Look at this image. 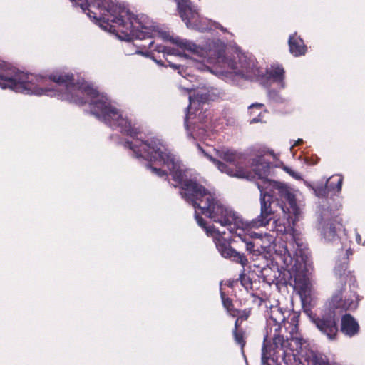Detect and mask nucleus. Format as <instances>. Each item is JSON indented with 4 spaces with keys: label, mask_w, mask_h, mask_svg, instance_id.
I'll list each match as a JSON object with an SVG mask.
<instances>
[{
    "label": "nucleus",
    "mask_w": 365,
    "mask_h": 365,
    "mask_svg": "<svg viewBox=\"0 0 365 365\" xmlns=\"http://www.w3.org/2000/svg\"><path fill=\"white\" fill-rule=\"evenodd\" d=\"M312 322L321 333L329 340L337 339L339 333L338 318L334 312L329 311L320 316L314 317Z\"/></svg>",
    "instance_id": "1a4fd4ad"
},
{
    "label": "nucleus",
    "mask_w": 365,
    "mask_h": 365,
    "mask_svg": "<svg viewBox=\"0 0 365 365\" xmlns=\"http://www.w3.org/2000/svg\"><path fill=\"white\" fill-rule=\"evenodd\" d=\"M303 143V140L302 139H299L294 145L293 146H297V145H299L300 144H302Z\"/></svg>",
    "instance_id": "4c0bfd02"
},
{
    "label": "nucleus",
    "mask_w": 365,
    "mask_h": 365,
    "mask_svg": "<svg viewBox=\"0 0 365 365\" xmlns=\"http://www.w3.org/2000/svg\"><path fill=\"white\" fill-rule=\"evenodd\" d=\"M147 168L150 169L154 174L159 177H168L167 172L165 170H162L161 168H157L155 167H153L150 163L147 164Z\"/></svg>",
    "instance_id": "2f4dec72"
},
{
    "label": "nucleus",
    "mask_w": 365,
    "mask_h": 365,
    "mask_svg": "<svg viewBox=\"0 0 365 365\" xmlns=\"http://www.w3.org/2000/svg\"><path fill=\"white\" fill-rule=\"evenodd\" d=\"M140 46H142L144 48H147L148 49L155 51L158 53H163L164 54L169 53L168 47H166L165 46H163V45H158V46H155L153 41H150L148 43V44H143V45H141Z\"/></svg>",
    "instance_id": "bb28decb"
},
{
    "label": "nucleus",
    "mask_w": 365,
    "mask_h": 365,
    "mask_svg": "<svg viewBox=\"0 0 365 365\" xmlns=\"http://www.w3.org/2000/svg\"><path fill=\"white\" fill-rule=\"evenodd\" d=\"M342 225L336 217H322L319 222L318 230L321 236L327 242L334 241L338 238V232L341 230Z\"/></svg>",
    "instance_id": "9b49d317"
},
{
    "label": "nucleus",
    "mask_w": 365,
    "mask_h": 365,
    "mask_svg": "<svg viewBox=\"0 0 365 365\" xmlns=\"http://www.w3.org/2000/svg\"><path fill=\"white\" fill-rule=\"evenodd\" d=\"M349 267V262L347 259H344V262L336 264L334 268V273L339 278L347 276L346 271Z\"/></svg>",
    "instance_id": "a878e982"
},
{
    "label": "nucleus",
    "mask_w": 365,
    "mask_h": 365,
    "mask_svg": "<svg viewBox=\"0 0 365 365\" xmlns=\"http://www.w3.org/2000/svg\"><path fill=\"white\" fill-rule=\"evenodd\" d=\"M237 282H238V279H232V280H229L227 282V286L229 287L233 288L235 287V284L237 283Z\"/></svg>",
    "instance_id": "c9c22d12"
},
{
    "label": "nucleus",
    "mask_w": 365,
    "mask_h": 365,
    "mask_svg": "<svg viewBox=\"0 0 365 365\" xmlns=\"http://www.w3.org/2000/svg\"><path fill=\"white\" fill-rule=\"evenodd\" d=\"M155 62H158V63H160V62H161V61H158V60H157V59H155Z\"/></svg>",
    "instance_id": "a18cd8bd"
},
{
    "label": "nucleus",
    "mask_w": 365,
    "mask_h": 365,
    "mask_svg": "<svg viewBox=\"0 0 365 365\" xmlns=\"http://www.w3.org/2000/svg\"><path fill=\"white\" fill-rule=\"evenodd\" d=\"M207 236H213L216 247L220 255L235 263L241 264L243 267L247 265L248 260L243 254L237 252L231 245V241L227 240L222 234L214 226H207L204 229Z\"/></svg>",
    "instance_id": "6e6552de"
},
{
    "label": "nucleus",
    "mask_w": 365,
    "mask_h": 365,
    "mask_svg": "<svg viewBox=\"0 0 365 365\" xmlns=\"http://www.w3.org/2000/svg\"><path fill=\"white\" fill-rule=\"evenodd\" d=\"M238 281L240 282L241 285L245 288L246 290H248L249 289H252V279L250 278L249 276H247L245 273V270H242V272L240 273Z\"/></svg>",
    "instance_id": "c85d7f7f"
},
{
    "label": "nucleus",
    "mask_w": 365,
    "mask_h": 365,
    "mask_svg": "<svg viewBox=\"0 0 365 365\" xmlns=\"http://www.w3.org/2000/svg\"><path fill=\"white\" fill-rule=\"evenodd\" d=\"M268 324L269 326L274 327V335L277 334H281L282 332V324L284 323V326L286 328L287 322H285V316L282 310L278 307H272L268 312Z\"/></svg>",
    "instance_id": "dca6fc26"
},
{
    "label": "nucleus",
    "mask_w": 365,
    "mask_h": 365,
    "mask_svg": "<svg viewBox=\"0 0 365 365\" xmlns=\"http://www.w3.org/2000/svg\"><path fill=\"white\" fill-rule=\"evenodd\" d=\"M299 318V314L297 313H292L288 317V327H286V330L289 331V337L287 336L284 339L281 334L273 335V344L275 349L280 348L284 352L291 351L293 354L301 351L304 341L298 336Z\"/></svg>",
    "instance_id": "0eeeda50"
},
{
    "label": "nucleus",
    "mask_w": 365,
    "mask_h": 365,
    "mask_svg": "<svg viewBox=\"0 0 365 365\" xmlns=\"http://www.w3.org/2000/svg\"><path fill=\"white\" fill-rule=\"evenodd\" d=\"M187 121V117L185 118V123Z\"/></svg>",
    "instance_id": "09e8293b"
},
{
    "label": "nucleus",
    "mask_w": 365,
    "mask_h": 365,
    "mask_svg": "<svg viewBox=\"0 0 365 365\" xmlns=\"http://www.w3.org/2000/svg\"><path fill=\"white\" fill-rule=\"evenodd\" d=\"M190 0H180L177 6L179 15L186 26L190 28L196 26L199 21V14L191 6Z\"/></svg>",
    "instance_id": "f8f14e48"
},
{
    "label": "nucleus",
    "mask_w": 365,
    "mask_h": 365,
    "mask_svg": "<svg viewBox=\"0 0 365 365\" xmlns=\"http://www.w3.org/2000/svg\"><path fill=\"white\" fill-rule=\"evenodd\" d=\"M155 62H158V63H160V62H161V61H158V60H157V59H155Z\"/></svg>",
    "instance_id": "49530a36"
},
{
    "label": "nucleus",
    "mask_w": 365,
    "mask_h": 365,
    "mask_svg": "<svg viewBox=\"0 0 365 365\" xmlns=\"http://www.w3.org/2000/svg\"><path fill=\"white\" fill-rule=\"evenodd\" d=\"M155 62H158V63H160V62H161V61H158V60H157V59H155Z\"/></svg>",
    "instance_id": "c03bdc74"
},
{
    "label": "nucleus",
    "mask_w": 365,
    "mask_h": 365,
    "mask_svg": "<svg viewBox=\"0 0 365 365\" xmlns=\"http://www.w3.org/2000/svg\"><path fill=\"white\" fill-rule=\"evenodd\" d=\"M290 53L295 57L305 55L307 48L303 39L297 34L291 35L288 41Z\"/></svg>",
    "instance_id": "a211bd4d"
},
{
    "label": "nucleus",
    "mask_w": 365,
    "mask_h": 365,
    "mask_svg": "<svg viewBox=\"0 0 365 365\" xmlns=\"http://www.w3.org/2000/svg\"><path fill=\"white\" fill-rule=\"evenodd\" d=\"M220 29L222 31H225V29H223V27H222V26H221Z\"/></svg>",
    "instance_id": "de8ad7c7"
},
{
    "label": "nucleus",
    "mask_w": 365,
    "mask_h": 365,
    "mask_svg": "<svg viewBox=\"0 0 365 365\" xmlns=\"http://www.w3.org/2000/svg\"><path fill=\"white\" fill-rule=\"evenodd\" d=\"M338 299H339V300H341V297H338V296H335V297H334L332 298V301H333V302H334V301L337 300Z\"/></svg>",
    "instance_id": "ea45409f"
},
{
    "label": "nucleus",
    "mask_w": 365,
    "mask_h": 365,
    "mask_svg": "<svg viewBox=\"0 0 365 365\" xmlns=\"http://www.w3.org/2000/svg\"><path fill=\"white\" fill-rule=\"evenodd\" d=\"M314 194L319 197H327L329 193L328 192L326 182H319L311 186Z\"/></svg>",
    "instance_id": "b1692460"
},
{
    "label": "nucleus",
    "mask_w": 365,
    "mask_h": 365,
    "mask_svg": "<svg viewBox=\"0 0 365 365\" xmlns=\"http://www.w3.org/2000/svg\"><path fill=\"white\" fill-rule=\"evenodd\" d=\"M251 308H246L243 310H240V314L235 322V327L241 326L243 321L248 319L251 314Z\"/></svg>",
    "instance_id": "cd10ccee"
},
{
    "label": "nucleus",
    "mask_w": 365,
    "mask_h": 365,
    "mask_svg": "<svg viewBox=\"0 0 365 365\" xmlns=\"http://www.w3.org/2000/svg\"><path fill=\"white\" fill-rule=\"evenodd\" d=\"M327 187L329 194L335 195L341 190L343 177L341 175H334L326 180Z\"/></svg>",
    "instance_id": "412c9836"
},
{
    "label": "nucleus",
    "mask_w": 365,
    "mask_h": 365,
    "mask_svg": "<svg viewBox=\"0 0 365 365\" xmlns=\"http://www.w3.org/2000/svg\"><path fill=\"white\" fill-rule=\"evenodd\" d=\"M273 224L272 225V230L275 231L277 234H289L292 236V239L297 244L298 247L300 246V238L298 234L296 233V230L294 227L290 224V222L287 218H278L275 219L274 217Z\"/></svg>",
    "instance_id": "ddd939ff"
},
{
    "label": "nucleus",
    "mask_w": 365,
    "mask_h": 365,
    "mask_svg": "<svg viewBox=\"0 0 365 365\" xmlns=\"http://www.w3.org/2000/svg\"><path fill=\"white\" fill-rule=\"evenodd\" d=\"M344 335L349 338L356 336L360 331V326L357 320L349 313L341 317L340 329Z\"/></svg>",
    "instance_id": "2eb2a0df"
},
{
    "label": "nucleus",
    "mask_w": 365,
    "mask_h": 365,
    "mask_svg": "<svg viewBox=\"0 0 365 365\" xmlns=\"http://www.w3.org/2000/svg\"><path fill=\"white\" fill-rule=\"evenodd\" d=\"M267 338L266 336L264 339L262 348V364L263 365H269L268 363V361L271 358V352L273 351V349L270 345H269L267 342Z\"/></svg>",
    "instance_id": "393cba45"
},
{
    "label": "nucleus",
    "mask_w": 365,
    "mask_h": 365,
    "mask_svg": "<svg viewBox=\"0 0 365 365\" xmlns=\"http://www.w3.org/2000/svg\"><path fill=\"white\" fill-rule=\"evenodd\" d=\"M220 296L223 307L226 309V310L230 308L231 307L234 306L232 300L230 298L227 297L225 292H223L222 291L220 292Z\"/></svg>",
    "instance_id": "7c9ffc66"
},
{
    "label": "nucleus",
    "mask_w": 365,
    "mask_h": 365,
    "mask_svg": "<svg viewBox=\"0 0 365 365\" xmlns=\"http://www.w3.org/2000/svg\"><path fill=\"white\" fill-rule=\"evenodd\" d=\"M240 74L242 75L245 78H249L255 75V69L254 66H250V65L245 68V69H242L239 71Z\"/></svg>",
    "instance_id": "c756f323"
},
{
    "label": "nucleus",
    "mask_w": 365,
    "mask_h": 365,
    "mask_svg": "<svg viewBox=\"0 0 365 365\" xmlns=\"http://www.w3.org/2000/svg\"><path fill=\"white\" fill-rule=\"evenodd\" d=\"M236 218L239 220L237 223H230V225H225V227H230L234 225V227L229 228L231 233H235L236 236L245 244L246 250L253 255H257L259 252L258 249H255V242L252 240V237L250 234L245 232V228H252L250 226V223L244 225L242 220L236 215Z\"/></svg>",
    "instance_id": "9d476101"
},
{
    "label": "nucleus",
    "mask_w": 365,
    "mask_h": 365,
    "mask_svg": "<svg viewBox=\"0 0 365 365\" xmlns=\"http://www.w3.org/2000/svg\"><path fill=\"white\" fill-rule=\"evenodd\" d=\"M254 167L253 171L258 176L257 182H262L264 179H268L267 176L270 171V162L265 160L263 156H257L252 160V163Z\"/></svg>",
    "instance_id": "f3484780"
},
{
    "label": "nucleus",
    "mask_w": 365,
    "mask_h": 365,
    "mask_svg": "<svg viewBox=\"0 0 365 365\" xmlns=\"http://www.w3.org/2000/svg\"><path fill=\"white\" fill-rule=\"evenodd\" d=\"M48 79L64 88L61 95L62 100L68 101L78 106L89 103L91 113L112 128H119L120 132L133 138L130 143H136L140 134L138 128L131 125L130 121L123 118L120 111L103 98H98V91L84 81H76L72 73L63 71L51 74ZM129 142V140H127ZM126 141L124 146H125ZM129 149H130L129 148Z\"/></svg>",
    "instance_id": "f257e3e1"
},
{
    "label": "nucleus",
    "mask_w": 365,
    "mask_h": 365,
    "mask_svg": "<svg viewBox=\"0 0 365 365\" xmlns=\"http://www.w3.org/2000/svg\"><path fill=\"white\" fill-rule=\"evenodd\" d=\"M180 0H175V1L177 3V6H178V2L180 1Z\"/></svg>",
    "instance_id": "79ce46f5"
},
{
    "label": "nucleus",
    "mask_w": 365,
    "mask_h": 365,
    "mask_svg": "<svg viewBox=\"0 0 365 365\" xmlns=\"http://www.w3.org/2000/svg\"><path fill=\"white\" fill-rule=\"evenodd\" d=\"M268 96L270 98H275L278 96V93L274 91L270 90L268 91Z\"/></svg>",
    "instance_id": "e433bc0d"
},
{
    "label": "nucleus",
    "mask_w": 365,
    "mask_h": 365,
    "mask_svg": "<svg viewBox=\"0 0 365 365\" xmlns=\"http://www.w3.org/2000/svg\"><path fill=\"white\" fill-rule=\"evenodd\" d=\"M197 148L204 156L211 161L222 173H225L230 176L240 178L248 177L247 172L242 167L237 165L240 160L241 159L242 155L236 150L225 147L219 149H214L215 155L218 158L232 165H235V168H231L225 163L210 155L200 146V144H197Z\"/></svg>",
    "instance_id": "423d86ee"
},
{
    "label": "nucleus",
    "mask_w": 365,
    "mask_h": 365,
    "mask_svg": "<svg viewBox=\"0 0 365 365\" xmlns=\"http://www.w3.org/2000/svg\"><path fill=\"white\" fill-rule=\"evenodd\" d=\"M302 261H303L304 264H306V261L304 259L303 257H302Z\"/></svg>",
    "instance_id": "37998d69"
},
{
    "label": "nucleus",
    "mask_w": 365,
    "mask_h": 365,
    "mask_svg": "<svg viewBox=\"0 0 365 365\" xmlns=\"http://www.w3.org/2000/svg\"><path fill=\"white\" fill-rule=\"evenodd\" d=\"M284 74L285 71L282 66L274 64L269 69H267L265 76L267 80H272L273 82L279 85L280 88H284L285 86Z\"/></svg>",
    "instance_id": "6ab92c4d"
},
{
    "label": "nucleus",
    "mask_w": 365,
    "mask_h": 365,
    "mask_svg": "<svg viewBox=\"0 0 365 365\" xmlns=\"http://www.w3.org/2000/svg\"><path fill=\"white\" fill-rule=\"evenodd\" d=\"M256 185L260 191V214L250 221L251 227H265L274 219V210L272 205L274 195H277L289 201L292 207L296 206L294 195L289 191L286 184L264 179L262 182H256Z\"/></svg>",
    "instance_id": "20e7f679"
},
{
    "label": "nucleus",
    "mask_w": 365,
    "mask_h": 365,
    "mask_svg": "<svg viewBox=\"0 0 365 365\" xmlns=\"http://www.w3.org/2000/svg\"><path fill=\"white\" fill-rule=\"evenodd\" d=\"M257 299L259 301V303L261 304L262 302V299L261 297H257Z\"/></svg>",
    "instance_id": "a19ab883"
},
{
    "label": "nucleus",
    "mask_w": 365,
    "mask_h": 365,
    "mask_svg": "<svg viewBox=\"0 0 365 365\" xmlns=\"http://www.w3.org/2000/svg\"><path fill=\"white\" fill-rule=\"evenodd\" d=\"M130 148L136 158H143L150 162L159 163L165 165L170 171L174 183L172 185L180 190L183 184L192 178H187L179 164L175 161L174 157L168 152L161 140L156 138L138 140L136 143L126 142L125 146Z\"/></svg>",
    "instance_id": "7ed1b4c3"
},
{
    "label": "nucleus",
    "mask_w": 365,
    "mask_h": 365,
    "mask_svg": "<svg viewBox=\"0 0 365 365\" xmlns=\"http://www.w3.org/2000/svg\"><path fill=\"white\" fill-rule=\"evenodd\" d=\"M232 335L235 342L240 346L242 351H244V348L246 345V331L241 327H235L232 331Z\"/></svg>",
    "instance_id": "4be33fe9"
},
{
    "label": "nucleus",
    "mask_w": 365,
    "mask_h": 365,
    "mask_svg": "<svg viewBox=\"0 0 365 365\" xmlns=\"http://www.w3.org/2000/svg\"><path fill=\"white\" fill-rule=\"evenodd\" d=\"M174 43L178 46L180 48L183 49L184 51H187L190 53H197L198 51V47L196 44L193 43L192 42H190L187 40H182V39H176L174 41Z\"/></svg>",
    "instance_id": "5701e85b"
},
{
    "label": "nucleus",
    "mask_w": 365,
    "mask_h": 365,
    "mask_svg": "<svg viewBox=\"0 0 365 365\" xmlns=\"http://www.w3.org/2000/svg\"><path fill=\"white\" fill-rule=\"evenodd\" d=\"M240 310L234 307V306L231 307L230 308L227 309V311L233 317H237L240 314Z\"/></svg>",
    "instance_id": "72a5a7b5"
},
{
    "label": "nucleus",
    "mask_w": 365,
    "mask_h": 365,
    "mask_svg": "<svg viewBox=\"0 0 365 365\" xmlns=\"http://www.w3.org/2000/svg\"><path fill=\"white\" fill-rule=\"evenodd\" d=\"M264 106V104L259 103H252L249 106V109L252 110L254 108L262 109Z\"/></svg>",
    "instance_id": "f704fd0d"
},
{
    "label": "nucleus",
    "mask_w": 365,
    "mask_h": 365,
    "mask_svg": "<svg viewBox=\"0 0 365 365\" xmlns=\"http://www.w3.org/2000/svg\"><path fill=\"white\" fill-rule=\"evenodd\" d=\"M169 66L172 68H178L179 66H178L177 65L174 64V63H171L170 62H169Z\"/></svg>",
    "instance_id": "58836bf2"
},
{
    "label": "nucleus",
    "mask_w": 365,
    "mask_h": 365,
    "mask_svg": "<svg viewBox=\"0 0 365 365\" xmlns=\"http://www.w3.org/2000/svg\"><path fill=\"white\" fill-rule=\"evenodd\" d=\"M261 274L264 282L269 284H277L281 276V273L277 266L263 267L261 270Z\"/></svg>",
    "instance_id": "aec40b11"
},
{
    "label": "nucleus",
    "mask_w": 365,
    "mask_h": 365,
    "mask_svg": "<svg viewBox=\"0 0 365 365\" xmlns=\"http://www.w3.org/2000/svg\"><path fill=\"white\" fill-rule=\"evenodd\" d=\"M46 80L32 73H24L11 63L0 60V87L15 92L36 95L48 94L51 90L40 88Z\"/></svg>",
    "instance_id": "39448f33"
},
{
    "label": "nucleus",
    "mask_w": 365,
    "mask_h": 365,
    "mask_svg": "<svg viewBox=\"0 0 365 365\" xmlns=\"http://www.w3.org/2000/svg\"><path fill=\"white\" fill-rule=\"evenodd\" d=\"M195 220L200 227H201L202 229L206 228L207 222L203 219V217L197 211H195Z\"/></svg>",
    "instance_id": "473e14b6"
},
{
    "label": "nucleus",
    "mask_w": 365,
    "mask_h": 365,
    "mask_svg": "<svg viewBox=\"0 0 365 365\" xmlns=\"http://www.w3.org/2000/svg\"><path fill=\"white\" fill-rule=\"evenodd\" d=\"M179 193L195 210H200L201 215L222 226L239 222L234 211L224 205L215 194L195 179L184 183Z\"/></svg>",
    "instance_id": "f03ea898"
},
{
    "label": "nucleus",
    "mask_w": 365,
    "mask_h": 365,
    "mask_svg": "<svg viewBox=\"0 0 365 365\" xmlns=\"http://www.w3.org/2000/svg\"><path fill=\"white\" fill-rule=\"evenodd\" d=\"M275 253L279 260L283 264L284 267L289 271H295L298 269V259H294L289 252L285 242L275 245Z\"/></svg>",
    "instance_id": "4468645a"
}]
</instances>
